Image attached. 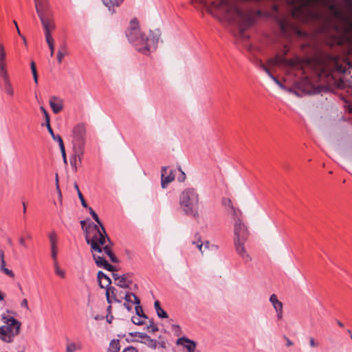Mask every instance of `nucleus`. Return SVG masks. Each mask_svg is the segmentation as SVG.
I'll return each instance as SVG.
<instances>
[{
    "label": "nucleus",
    "instance_id": "nucleus-45",
    "mask_svg": "<svg viewBox=\"0 0 352 352\" xmlns=\"http://www.w3.org/2000/svg\"><path fill=\"white\" fill-rule=\"evenodd\" d=\"M0 258H1V270L6 268V261L4 259V253L3 251H0Z\"/></svg>",
    "mask_w": 352,
    "mask_h": 352
},
{
    "label": "nucleus",
    "instance_id": "nucleus-53",
    "mask_svg": "<svg viewBox=\"0 0 352 352\" xmlns=\"http://www.w3.org/2000/svg\"><path fill=\"white\" fill-rule=\"evenodd\" d=\"M48 47L50 50V56H53L54 54V43H50V45H48Z\"/></svg>",
    "mask_w": 352,
    "mask_h": 352
},
{
    "label": "nucleus",
    "instance_id": "nucleus-48",
    "mask_svg": "<svg viewBox=\"0 0 352 352\" xmlns=\"http://www.w3.org/2000/svg\"><path fill=\"white\" fill-rule=\"evenodd\" d=\"M1 271L11 278H13L14 276V272L12 270H10L6 267L1 270Z\"/></svg>",
    "mask_w": 352,
    "mask_h": 352
},
{
    "label": "nucleus",
    "instance_id": "nucleus-32",
    "mask_svg": "<svg viewBox=\"0 0 352 352\" xmlns=\"http://www.w3.org/2000/svg\"><path fill=\"white\" fill-rule=\"evenodd\" d=\"M53 262H54V271H55V274L58 276L59 277H60L61 278H65V271L60 268V267L59 266V264L58 263V259H56V260H53Z\"/></svg>",
    "mask_w": 352,
    "mask_h": 352
},
{
    "label": "nucleus",
    "instance_id": "nucleus-37",
    "mask_svg": "<svg viewBox=\"0 0 352 352\" xmlns=\"http://www.w3.org/2000/svg\"><path fill=\"white\" fill-rule=\"evenodd\" d=\"M119 342L114 341L111 342L109 352H119Z\"/></svg>",
    "mask_w": 352,
    "mask_h": 352
},
{
    "label": "nucleus",
    "instance_id": "nucleus-16",
    "mask_svg": "<svg viewBox=\"0 0 352 352\" xmlns=\"http://www.w3.org/2000/svg\"><path fill=\"white\" fill-rule=\"evenodd\" d=\"M268 64L271 66H294L295 65V62L293 60L287 59L278 54L274 58L269 59Z\"/></svg>",
    "mask_w": 352,
    "mask_h": 352
},
{
    "label": "nucleus",
    "instance_id": "nucleus-43",
    "mask_svg": "<svg viewBox=\"0 0 352 352\" xmlns=\"http://www.w3.org/2000/svg\"><path fill=\"white\" fill-rule=\"evenodd\" d=\"M78 197H79V199H80V202H81V204H82V206L84 208H89V207H88V206H87V203H86V201H85V199H84V197H83V196H82V193H81V192H80V190H78Z\"/></svg>",
    "mask_w": 352,
    "mask_h": 352
},
{
    "label": "nucleus",
    "instance_id": "nucleus-30",
    "mask_svg": "<svg viewBox=\"0 0 352 352\" xmlns=\"http://www.w3.org/2000/svg\"><path fill=\"white\" fill-rule=\"evenodd\" d=\"M67 54V49L65 45H62L60 46L58 52H57V61L58 64H61L63 62V59L65 56Z\"/></svg>",
    "mask_w": 352,
    "mask_h": 352
},
{
    "label": "nucleus",
    "instance_id": "nucleus-9",
    "mask_svg": "<svg viewBox=\"0 0 352 352\" xmlns=\"http://www.w3.org/2000/svg\"><path fill=\"white\" fill-rule=\"evenodd\" d=\"M248 236V231L241 219L236 220L234 223V242L246 241Z\"/></svg>",
    "mask_w": 352,
    "mask_h": 352
},
{
    "label": "nucleus",
    "instance_id": "nucleus-19",
    "mask_svg": "<svg viewBox=\"0 0 352 352\" xmlns=\"http://www.w3.org/2000/svg\"><path fill=\"white\" fill-rule=\"evenodd\" d=\"M176 344L184 346L188 352H195L197 347L196 342L186 337H182L177 340Z\"/></svg>",
    "mask_w": 352,
    "mask_h": 352
},
{
    "label": "nucleus",
    "instance_id": "nucleus-55",
    "mask_svg": "<svg viewBox=\"0 0 352 352\" xmlns=\"http://www.w3.org/2000/svg\"><path fill=\"white\" fill-rule=\"evenodd\" d=\"M154 307H155V311H157L158 310V309H161L162 307H160V302L158 300H155V302H154Z\"/></svg>",
    "mask_w": 352,
    "mask_h": 352
},
{
    "label": "nucleus",
    "instance_id": "nucleus-52",
    "mask_svg": "<svg viewBox=\"0 0 352 352\" xmlns=\"http://www.w3.org/2000/svg\"><path fill=\"white\" fill-rule=\"evenodd\" d=\"M30 67H31L32 74L37 73L35 63L34 61L31 62Z\"/></svg>",
    "mask_w": 352,
    "mask_h": 352
},
{
    "label": "nucleus",
    "instance_id": "nucleus-21",
    "mask_svg": "<svg viewBox=\"0 0 352 352\" xmlns=\"http://www.w3.org/2000/svg\"><path fill=\"white\" fill-rule=\"evenodd\" d=\"M298 88L302 90V92L305 94H311L315 92L313 82L307 77L298 83Z\"/></svg>",
    "mask_w": 352,
    "mask_h": 352
},
{
    "label": "nucleus",
    "instance_id": "nucleus-29",
    "mask_svg": "<svg viewBox=\"0 0 352 352\" xmlns=\"http://www.w3.org/2000/svg\"><path fill=\"white\" fill-rule=\"evenodd\" d=\"M227 213L231 216L234 223L236 221L237 219H241L242 212L239 208L233 207L230 210H228Z\"/></svg>",
    "mask_w": 352,
    "mask_h": 352
},
{
    "label": "nucleus",
    "instance_id": "nucleus-63",
    "mask_svg": "<svg viewBox=\"0 0 352 352\" xmlns=\"http://www.w3.org/2000/svg\"><path fill=\"white\" fill-rule=\"evenodd\" d=\"M74 187H75V189H76V190H77V192H78V190H80V189H79L78 186L77 185V184H75Z\"/></svg>",
    "mask_w": 352,
    "mask_h": 352
},
{
    "label": "nucleus",
    "instance_id": "nucleus-33",
    "mask_svg": "<svg viewBox=\"0 0 352 352\" xmlns=\"http://www.w3.org/2000/svg\"><path fill=\"white\" fill-rule=\"evenodd\" d=\"M144 338V343L146 344L148 347L155 349L157 348L158 342L156 340L151 339L149 336L144 335L142 336Z\"/></svg>",
    "mask_w": 352,
    "mask_h": 352
},
{
    "label": "nucleus",
    "instance_id": "nucleus-44",
    "mask_svg": "<svg viewBox=\"0 0 352 352\" xmlns=\"http://www.w3.org/2000/svg\"><path fill=\"white\" fill-rule=\"evenodd\" d=\"M60 143L61 144H60V146H59V147H60V149L61 151V154H62L64 162L66 163L67 162V158H66V153H65L64 144H63V142H60Z\"/></svg>",
    "mask_w": 352,
    "mask_h": 352
},
{
    "label": "nucleus",
    "instance_id": "nucleus-58",
    "mask_svg": "<svg viewBox=\"0 0 352 352\" xmlns=\"http://www.w3.org/2000/svg\"><path fill=\"white\" fill-rule=\"evenodd\" d=\"M32 75H33V78H34V82L36 84H37L38 83V75H37V73L33 74Z\"/></svg>",
    "mask_w": 352,
    "mask_h": 352
},
{
    "label": "nucleus",
    "instance_id": "nucleus-15",
    "mask_svg": "<svg viewBox=\"0 0 352 352\" xmlns=\"http://www.w3.org/2000/svg\"><path fill=\"white\" fill-rule=\"evenodd\" d=\"M48 238L50 244L51 257L52 260L58 259V236L55 231H52L48 234Z\"/></svg>",
    "mask_w": 352,
    "mask_h": 352
},
{
    "label": "nucleus",
    "instance_id": "nucleus-5",
    "mask_svg": "<svg viewBox=\"0 0 352 352\" xmlns=\"http://www.w3.org/2000/svg\"><path fill=\"white\" fill-rule=\"evenodd\" d=\"M0 325V340L6 344L13 343L21 334L22 323L13 316L3 314Z\"/></svg>",
    "mask_w": 352,
    "mask_h": 352
},
{
    "label": "nucleus",
    "instance_id": "nucleus-8",
    "mask_svg": "<svg viewBox=\"0 0 352 352\" xmlns=\"http://www.w3.org/2000/svg\"><path fill=\"white\" fill-rule=\"evenodd\" d=\"M34 5L40 19L54 15L48 0H34Z\"/></svg>",
    "mask_w": 352,
    "mask_h": 352
},
{
    "label": "nucleus",
    "instance_id": "nucleus-34",
    "mask_svg": "<svg viewBox=\"0 0 352 352\" xmlns=\"http://www.w3.org/2000/svg\"><path fill=\"white\" fill-rule=\"evenodd\" d=\"M271 79H272V80L282 89H285L287 90V91L292 93V94H296V95H298L296 91L292 89H286V87H285V85L281 83L278 79L277 78H276L274 76L272 75V74L269 76Z\"/></svg>",
    "mask_w": 352,
    "mask_h": 352
},
{
    "label": "nucleus",
    "instance_id": "nucleus-14",
    "mask_svg": "<svg viewBox=\"0 0 352 352\" xmlns=\"http://www.w3.org/2000/svg\"><path fill=\"white\" fill-rule=\"evenodd\" d=\"M246 241L234 242L235 250L245 263L251 261L252 258L246 250L245 243Z\"/></svg>",
    "mask_w": 352,
    "mask_h": 352
},
{
    "label": "nucleus",
    "instance_id": "nucleus-18",
    "mask_svg": "<svg viewBox=\"0 0 352 352\" xmlns=\"http://www.w3.org/2000/svg\"><path fill=\"white\" fill-rule=\"evenodd\" d=\"M270 301L276 312L277 319L278 320H282L283 317V303L278 299L275 294H272L270 296Z\"/></svg>",
    "mask_w": 352,
    "mask_h": 352
},
{
    "label": "nucleus",
    "instance_id": "nucleus-1",
    "mask_svg": "<svg viewBox=\"0 0 352 352\" xmlns=\"http://www.w3.org/2000/svg\"><path fill=\"white\" fill-rule=\"evenodd\" d=\"M294 18L305 23L324 19L322 32L330 47L352 54V20L333 0H287Z\"/></svg>",
    "mask_w": 352,
    "mask_h": 352
},
{
    "label": "nucleus",
    "instance_id": "nucleus-59",
    "mask_svg": "<svg viewBox=\"0 0 352 352\" xmlns=\"http://www.w3.org/2000/svg\"><path fill=\"white\" fill-rule=\"evenodd\" d=\"M112 319H113V316L109 314V315L107 316V320L108 322L111 323Z\"/></svg>",
    "mask_w": 352,
    "mask_h": 352
},
{
    "label": "nucleus",
    "instance_id": "nucleus-49",
    "mask_svg": "<svg viewBox=\"0 0 352 352\" xmlns=\"http://www.w3.org/2000/svg\"><path fill=\"white\" fill-rule=\"evenodd\" d=\"M309 345L311 347H317L319 345V343L315 340V339L314 338H309Z\"/></svg>",
    "mask_w": 352,
    "mask_h": 352
},
{
    "label": "nucleus",
    "instance_id": "nucleus-28",
    "mask_svg": "<svg viewBox=\"0 0 352 352\" xmlns=\"http://www.w3.org/2000/svg\"><path fill=\"white\" fill-rule=\"evenodd\" d=\"M123 298L126 302L131 303V305H140V300L133 293L124 294Z\"/></svg>",
    "mask_w": 352,
    "mask_h": 352
},
{
    "label": "nucleus",
    "instance_id": "nucleus-62",
    "mask_svg": "<svg viewBox=\"0 0 352 352\" xmlns=\"http://www.w3.org/2000/svg\"><path fill=\"white\" fill-rule=\"evenodd\" d=\"M337 324L340 327H344L343 323L342 322L339 321V320L337 321Z\"/></svg>",
    "mask_w": 352,
    "mask_h": 352
},
{
    "label": "nucleus",
    "instance_id": "nucleus-47",
    "mask_svg": "<svg viewBox=\"0 0 352 352\" xmlns=\"http://www.w3.org/2000/svg\"><path fill=\"white\" fill-rule=\"evenodd\" d=\"M147 329H148V331H151L152 332H155L158 330L157 325L155 324L153 322H151V324L149 326L147 327Z\"/></svg>",
    "mask_w": 352,
    "mask_h": 352
},
{
    "label": "nucleus",
    "instance_id": "nucleus-41",
    "mask_svg": "<svg viewBox=\"0 0 352 352\" xmlns=\"http://www.w3.org/2000/svg\"><path fill=\"white\" fill-rule=\"evenodd\" d=\"M45 36L47 45H50V43H54V41L51 35V32H45Z\"/></svg>",
    "mask_w": 352,
    "mask_h": 352
},
{
    "label": "nucleus",
    "instance_id": "nucleus-27",
    "mask_svg": "<svg viewBox=\"0 0 352 352\" xmlns=\"http://www.w3.org/2000/svg\"><path fill=\"white\" fill-rule=\"evenodd\" d=\"M123 1L124 0H102V3L113 14L115 12L113 8L120 6Z\"/></svg>",
    "mask_w": 352,
    "mask_h": 352
},
{
    "label": "nucleus",
    "instance_id": "nucleus-2",
    "mask_svg": "<svg viewBox=\"0 0 352 352\" xmlns=\"http://www.w3.org/2000/svg\"><path fill=\"white\" fill-rule=\"evenodd\" d=\"M87 209L89 214L98 223V225L89 224L85 229L86 241L91 245L93 258L98 267H103L109 272H113L116 270V267L108 263L106 259V256H107L111 262H118L117 257L111 250V241L96 212L91 207L87 208Z\"/></svg>",
    "mask_w": 352,
    "mask_h": 352
},
{
    "label": "nucleus",
    "instance_id": "nucleus-35",
    "mask_svg": "<svg viewBox=\"0 0 352 352\" xmlns=\"http://www.w3.org/2000/svg\"><path fill=\"white\" fill-rule=\"evenodd\" d=\"M192 244L196 245V247L200 250L201 254L206 252V250H208L209 248L208 241H206L204 244L199 243V241H193Z\"/></svg>",
    "mask_w": 352,
    "mask_h": 352
},
{
    "label": "nucleus",
    "instance_id": "nucleus-23",
    "mask_svg": "<svg viewBox=\"0 0 352 352\" xmlns=\"http://www.w3.org/2000/svg\"><path fill=\"white\" fill-rule=\"evenodd\" d=\"M44 32H52L56 28L54 15L40 19Z\"/></svg>",
    "mask_w": 352,
    "mask_h": 352
},
{
    "label": "nucleus",
    "instance_id": "nucleus-25",
    "mask_svg": "<svg viewBox=\"0 0 352 352\" xmlns=\"http://www.w3.org/2000/svg\"><path fill=\"white\" fill-rule=\"evenodd\" d=\"M49 104L53 112L56 114L60 113L63 109V103L60 98L53 96L50 99Z\"/></svg>",
    "mask_w": 352,
    "mask_h": 352
},
{
    "label": "nucleus",
    "instance_id": "nucleus-39",
    "mask_svg": "<svg viewBox=\"0 0 352 352\" xmlns=\"http://www.w3.org/2000/svg\"><path fill=\"white\" fill-rule=\"evenodd\" d=\"M156 313L159 318H168L167 313L162 308L158 309V310L156 311Z\"/></svg>",
    "mask_w": 352,
    "mask_h": 352
},
{
    "label": "nucleus",
    "instance_id": "nucleus-11",
    "mask_svg": "<svg viewBox=\"0 0 352 352\" xmlns=\"http://www.w3.org/2000/svg\"><path fill=\"white\" fill-rule=\"evenodd\" d=\"M278 23L281 33L284 36H289L292 32L296 31V28L287 17H283L278 19Z\"/></svg>",
    "mask_w": 352,
    "mask_h": 352
},
{
    "label": "nucleus",
    "instance_id": "nucleus-7",
    "mask_svg": "<svg viewBox=\"0 0 352 352\" xmlns=\"http://www.w3.org/2000/svg\"><path fill=\"white\" fill-rule=\"evenodd\" d=\"M86 136V127L85 124L78 123L76 124L72 129L73 146L82 144V147L85 148Z\"/></svg>",
    "mask_w": 352,
    "mask_h": 352
},
{
    "label": "nucleus",
    "instance_id": "nucleus-57",
    "mask_svg": "<svg viewBox=\"0 0 352 352\" xmlns=\"http://www.w3.org/2000/svg\"><path fill=\"white\" fill-rule=\"evenodd\" d=\"M19 243L23 245V247H26V245H25V240L23 237L20 238L19 239Z\"/></svg>",
    "mask_w": 352,
    "mask_h": 352
},
{
    "label": "nucleus",
    "instance_id": "nucleus-12",
    "mask_svg": "<svg viewBox=\"0 0 352 352\" xmlns=\"http://www.w3.org/2000/svg\"><path fill=\"white\" fill-rule=\"evenodd\" d=\"M74 154L70 160L71 165L75 168L81 164L82 158L84 155L85 148L82 147V144L73 146Z\"/></svg>",
    "mask_w": 352,
    "mask_h": 352
},
{
    "label": "nucleus",
    "instance_id": "nucleus-26",
    "mask_svg": "<svg viewBox=\"0 0 352 352\" xmlns=\"http://www.w3.org/2000/svg\"><path fill=\"white\" fill-rule=\"evenodd\" d=\"M97 278H98L99 286L101 288L106 289V290H107V288L111 287H110V285L111 283V278L109 276H107L105 274H104L102 272H101V271L98 272Z\"/></svg>",
    "mask_w": 352,
    "mask_h": 352
},
{
    "label": "nucleus",
    "instance_id": "nucleus-36",
    "mask_svg": "<svg viewBox=\"0 0 352 352\" xmlns=\"http://www.w3.org/2000/svg\"><path fill=\"white\" fill-rule=\"evenodd\" d=\"M221 203L224 208H226V212H228V210H230V209H232V208L234 207L231 199L229 198H223Z\"/></svg>",
    "mask_w": 352,
    "mask_h": 352
},
{
    "label": "nucleus",
    "instance_id": "nucleus-64",
    "mask_svg": "<svg viewBox=\"0 0 352 352\" xmlns=\"http://www.w3.org/2000/svg\"><path fill=\"white\" fill-rule=\"evenodd\" d=\"M80 224L82 226V228H84V226L85 225V221H80Z\"/></svg>",
    "mask_w": 352,
    "mask_h": 352
},
{
    "label": "nucleus",
    "instance_id": "nucleus-10",
    "mask_svg": "<svg viewBox=\"0 0 352 352\" xmlns=\"http://www.w3.org/2000/svg\"><path fill=\"white\" fill-rule=\"evenodd\" d=\"M112 276L116 285L120 287L128 288L132 284L131 275L130 274L120 275L113 273Z\"/></svg>",
    "mask_w": 352,
    "mask_h": 352
},
{
    "label": "nucleus",
    "instance_id": "nucleus-20",
    "mask_svg": "<svg viewBox=\"0 0 352 352\" xmlns=\"http://www.w3.org/2000/svg\"><path fill=\"white\" fill-rule=\"evenodd\" d=\"M40 109L42 111V113L45 115V125L47 126V131L50 133L52 138L55 141H57L58 143V145L60 146V144H61L60 142H63V141L60 135H56L54 133V131L50 126V116H49L47 110L43 106L40 107Z\"/></svg>",
    "mask_w": 352,
    "mask_h": 352
},
{
    "label": "nucleus",
    "instance_id": "nucleus-60",
    "mask_svg": "<svg viewBox=\"0 0 352 352\" xmlns=\"http://www.w3.org/2000/svg\"><path fill=\"white\" fill-rule=\"evenodd\" d=\"M111 304H109V305L107 307V312H108V315H109L111 314V309H112V307L111 305Z\"/></svg>",
    "mask_w": 352,
    "mask_h": 352
},
{
    "label": "nucleus",
    "instance_id": "nucleus-51",
    "mask_svg": "<svg viewBox=\"0 0 352 352\" xmlns=\"http://www.w3.org/2000/svg\"><path fill=\"white\" fill-rule=\"evenodd\" d=\"M122 352H138L137 349L133 346H128L124 349Z\"/></svg>",
    "mask_w": 352,
    "mask_h": 352
},
{
    "label": "nucleus",
    "instance_id": "nucleus-3",
    "mask_svg": "<svg viewBox=\"0 0 352 352\" xmlns=\"http://www.w3.org/2000/svg\"><path fill=\"white\" fill-rule=\"evenodd\" d=\"M126 36L139 52L144 54H148L151 51L155 50L160 34L157 30L142 32L139 28L138 21L134 18L130 21L129 28L126 31Z\"/></svg>",
    "mask_w": 352,
    "mask_h": 352
},
{
    "label": "nucleus",
    "instance_id": "nucleus-31",
    "mask_svg": "<svg viewBox=\"0 0 352 352\" xmlns=\"http://www.w3.org/2000/svg\"><path fill=\"white\" fill-rule=\"evenodd\" d=\"M82 349L80 344L75 343L74 342H68L66 346L65 352H76Z\"/></svg>",
    "mask_w": 352,
    "mask_h": 352
},
{
    "label": "nucleus",
    "instance_id": "nucleus-54",
    "mask_svg": "<svg viewBox=\"0 0 352 352\" xmlns=\"http://www.w3.org/2000/svg\"><path fill=\"white\" fill-rule=\"evenodd\" d=\"M285 339L286 340V346H288V347L292 346L294 344L293 342L291 340H289L288 338L285 337Z\"/></svg>",
    "mask_w": 352,
    "mask_h": 352
},
{
    "label": "nucleus",
    "instance_id": "nucleus-50",
    "mask_svg": "<svg viewBox=\"0 0 352 352\" xmlns=\"http://www.w3.org/2000/svg\"><path fill=\"white\" fill-rule=\"evenodd\" d=\"M56 191L58 192V200H59L60 204L61 205L62 204V194H61V191H60V189L58 185L56 186Z\"/></svg>",
    "mask_w": 352,
    "mask_h": 352
},
{
    "label": "nucleus",
    "instance_id": "nucleus-38",
    "mask_svg": "<svg viewBox=\"0 0 352 352\" xmlns=\"http://www.w3.org/2000/svg\"><path fill=\"white\" fill-rule=\"evenodd\" d=\"M258 67L262 69L267 74L268 76L272 74L268 67L261 60H259Z\"/></svg>",
    "mask_w": 352,
    "mask_h": 352
},
{
    "label": "nucleus",
    "instance_id": "nucleus-22",
    "mask_svg": "<svg viewBox=\"0 0 352 352\" xmlns=\"http://www.w3.org/2000/svg\"><path fill=\"white\" fill-rule=\"evenodd\" d=\"M0 79L2 80L3 84V90L9 96H13L14 94V88L10 80L8 74L3 73L0 74Z\"/></svg>",
    "mask_w": 352,
    "mask_h": 352
},
{
    "label": "nucleus",
    "instance_id": "nucleus-17",
    "mask_svg": "<svg viewBox=\"0 0 352 352\" xmlns=\"http://www.w3.org/2000/svg\"><path fill=\"white\" fill-rule=\"evenodd\" d=\"M162 187L166 188L167 185L175 179V175L171 170L167 167H163L162 169Z\"/></svg>",
    "mask_w": 352,
    "mask_h": 352
},
{
    "label": "nucleus",
    "instance_id": "nucleus-13",
    "mask_svg": "<svg viewBox=\"0 0 352 352\" xmlns=\"http://www.w3.org/2000/svg\"><path fill=\"white\" fill-rule=\"evenodd\" d=\"M105 296L109 304H111L113 302L120 303L123 298L124 293L118 292L115 287H111L110 288H107L105 292Z\"/></svg>",
    "mask_w": 352,
    "mask_h": 352
},
{
    "label": "nucleus",
    "instance_id": "nucleus-56",
    "mask_svg": "<svg viewBox=\"0 0 352 352\" xmlns=\"http://www.w3.org/2000/svg\"><path fill=\"white\" fill-rule=\"evenodd\" d=\"M124 307H125L128 311H131V310L132 306H131V305H129V302L124 303Z\"/></svg>",
    "mask_w": 352,
    "mask_h": 352
},
{
    "label": "nucleus",
    "instance_id": "nucleus-40",
    "mask_svg": "<svg viewBox=\"0 0 352 352\" xmlns=\"http://www.w3.org/2000/svg\"><path fill=\"white\" fill-rule=\"evenodd\" d=\"M135 311L138 316L143 317L144 318H146V315L143 313V310L139 305H137L135 307Z\"/></svg>",
    "mask_w": 352,
    "mask_h": 352
},
{
    "label": "nucleus",
    "instance_id": "nucleus-42",
    "mask_svg": "<svg viewBox=\"0 0 352 352\" xmlns=\"http://www.w3.org/2000/svg\"><path fill=\"white\" fill-rule=\"evenodd\" d=\"M143 318H144L143 317H140V316L133 317L132 322L135 324L141 325L144 323L143 320H142Z\"/></svg>",
    "mask_w": 352,
    "mask_h": 352
},
{
    "label": "nucleus",
    "instance_id": "nucleus-61",
    "mask_svg": "<svg viewBox=\"0 0 352 352\" xmlns=\"http://www.w3.org/2000/svg\"><path fill=\"white\" fill-rule=\"evenodd\" d=\"M288 51H289V49H287V47L286 46H285L283 48V54H286Z\"/></svg>",
    "mask_w": 352,
    "mask_h": 352
},
{
    "label": "nucleus",
    "instance_id": "nucleus-6",
    "mask_svg": "<svg viewBox=\"0 0 352 352\" xmlns=\"http://www.w3.org/2000/svg\"><path fill=\"white\" fill-rule=\"evenodd\" d=\"M200 197L197 190L193 188L184 190L179 195V207L188 216L199 217Z\"/></svg>",
    "mask_w": 352,
    "mask_h": 352
},
{
    "label": "nucleus",
    "instance_id": "nucleus-24",
    "mask_svg": "<svg viewBox=\"0 0 352 352\" xmlns=\"http://www.w3.org/2000/svg\"><path fill=\"white\" fill-rule=\"evenodd\" d=\"M8 73L7 52L3 43H0V74Z\"/></svg>",
    "mask_w": 352,
    "mask_h": 352
},
{
    "label": "nucleus",
    "instance_id": "nucleus-46",
    "mask_svg": "<svg viewBox=\"0 0 352 352\" xmlns=\"http://www.w3.org/2000/svg\"><path fill=\"white\" fill-rule=\"evenodd\" d=\"M21 307L26 309L27 311L30 310L28 302L26 298H23L21 302Z\"/></svg>",
    "mask_w": 352,
    "mask_h": 352
},
{
    "label": "nucleus",
    "instance_id": "nucleus-4",
    "mask_svg": "<svg viewBox=\"0 0 352 352\" xmlns=\"http://www.w3.org/2000/svg\"><path fill=\"white\" fill-rule=\"evenodd\" d=\"M317 63L316 72L320 80L326 81L324 78L332 76L333 72L344 73L345 58L338 56L323 53L316 58Z\"/></svg>",
    "mask_w": 352,
    "mask_h": 352
}]
</instances>
